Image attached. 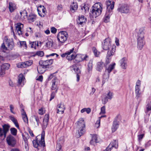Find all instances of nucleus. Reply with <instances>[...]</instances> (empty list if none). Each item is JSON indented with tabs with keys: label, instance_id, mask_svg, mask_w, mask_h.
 I'll return each instance as SVG.
<instances>
[{
	"label": "nucleus",
	"instance_id": "nucleus-56",
	"mask_svg": "<svg viewBox=\"0 0 151 151\" xmlns=\"http://www.w3.org/2000/svg\"><path fill=\"white\" fill-rule=\"evenodd\" d=\"M147 111H148L151 110V103H149L146 106Z\"/></svg>",
	"mask_w": 151,
	"mask_h": 151
},
{
	"label": "nucleus",
	"instance_id": "nucleus-13",
	"mask_svg": "<svg viewBox=\"0 0 151 151\" xmlns=\"http://www.w3.org/2000/svg\"><path fill=\"white\" fill-rule=\"evenodd\" d=\"M58 80L56 78L54 77L52 81V84L51 89L52 90H55L57 92L58 89Z\"/></svg>",
	"mask_w": 151,
	"mask_h": 151
},
{
	"label": "nucleus",
	"instance_id": "nucleus-45",
	"mask_svg": "<svg viewBox=\"0 0 151 151\" xmlns=\"http://www.w3.org/2000/svg\"><path fill=\"white\" fill-rule=\"evenodd\" d=\"M0 50H2V51L4 52L5 50H8V49L5 45V42L3 43L1 47Z\"/></svg>",
	"mask_w": 151,
	"mask_h": 151
},
{
	"label": "nucleus",
	"instance_id": "nucleus-8",
	"mask_svg": "<svg viewBox=\"0 0 151 151\" xmlns=\"http://www.w3.org/2000/svg\"><path fill=\"white\" fill-rule=\"evenodd\" d=\"M113 96V93L112 92L109 91L107 93L104 95L102 97L101 101L102 103L105 104L108 101V100H111Z\"/></svg>",
	"mask_w": 151,
	"mask_h": 151
},
{
	"label": "nucleus",
	"instance_id": "nucleus-41",
	"mask_svg": "<svg viewBox=\"0 0 151 151\" xmlns=\"http://www.w3.org/2000/svg\"><path fill=\"white\" fill-rule=\"evenodd\" d=\"M20 13L21 17L23 16L24 18L27 17V13L26 10H24L22 12H20Z\"/></svg>",
	"mask_w": 151,
	"mask_h": 151
},
{
	"label": "nucleus",
	"instance_id": "nucleus-40",
	"mask_svg": "<svg viewBox=\"0 0 151 151\" xmlns=\"http://www.w3.org/2000/svg\"><path fill=\"white\" fill-rule=\"evenodd\" d=\"M29 44L31 47L34 48L35 49H36L37 46L38 47V42L37 41L30 42Z\"/></svg>",
	"mask_w": 151,
	"mask_h": 151
},
{
	"label": "nucleus",
	"instance_id": "nucleus-12",
	"mask_svg": "<svg viewBox=\"0 0 151 151\" xmlns=\"http://www.w3.org/2000/svg\"><path fill=\"white\" fill-rule=\"evenodd\" d=\"M53 61V59H50L45 60H41L39 62V64L47 68H48L49 66L52 63Z\"/></svg>",
	"mask_w": 151,
	"mask_h": 151
},
{
	"label": "nucleus",
	"instance_id": "nucleus-27",
	"mask_svg": "<svg viewBox=\"0 0 151 151\" xmlns=\"http://www.w3.org/2000/svg\"><path fill=\"white\" fill-rule=\"evenodd\" d=\"M9 119L13 122L15 126L18 128H19V126L18 124L17 121L13 116L10 115L9 116Z\"/></svg>",
	"mask_w": 151,
	"mask_h": 151
},
{
	"label": "nucleus",
	"instance_id": "nucleus-61",
	"mask_svg": "<svg viewBox=\"0 0 151 151\" xmlns=\"http://www.w3.org/2000/svg\"><path fill=\"white\" fill-rule=\"evenodd\" d=\"M6 58L1 56H0V63H4L5 60Z\"/></svg>",
	"mask_w": 151,
	"mask_h": 151
},
{
	"label": "nucleus",
	"instance_id": "nucleus-36",
	"mask_svg": "<svg viewBox=\"0 0 151 151\" xmlns=\"http://www.w3.org/2000/svg\"><path fill=\"white\" fill-rule=\"evenodd\" d=\"M114 147L115 148H117L118 147V144L116 140L111 142L109 145V147Z\"/></svg>",
	"mask_w": 151,
	"mask_h": 151
},
{
	"label": "nucleus",
	"instance_id": "nucleus-25",
	"mask_svg": "<svg viewBox=\"0 0 151 151\" xmlns=\"http://www.w3.org/2000/svg\"><path fill=\"white\" fill-rule=\"evenodd\" d=\"M70 69L71 70H74L76 74L81 73V71L77 67L76 64H74L70 67Z\"/></svg>",
	"mask_w": 151,
	"mask_h": 151
},
{
	"label": "nucleus",
	"instance_id": "nucleus-17",
	"mask_svg": "<svg viewBox=\"0 0 151 151\" xmlns=\"http://www.w3.org/2000/svg\"><path fill=\"white\" fill-rule=\"evenodd\" d=\"M39 15L41 17H44L46 14V9L44 6H40L39 8L37 9Z\"/></svg>",
	"mask_w": 151,
	"mask_h": 151
},
{
	"label": "nucleus",
	"instance_id": "nucleus-39",
	"mask_svg": "<svg viewBox=\"0 0 151 151\" xmlns=\"http://www.w3.org/2000/svg\"><path fill=\"white\" fill-rule=\"evenodd\" d=\"M81 7L82 10L83 12H84L85 13H86L88 12L89 9L87 5L84 4V6H82Z\"/></svg>",
	"mask_w": 151,
	"mask_h": 151
},
{
	"label": "nucleus",
	"instance_id": "nucleus-31",
	"mask_svg": "<svg viewBox=\"0 0 151 151\" xmlns=\"http://www.w3.org/2000/svg\"><path fill=\"white\" fill-rule=\"evenodd\" d=\"M144 33L142 29H140L138 33L137 40L144 39Z\"/></svg>",
	"mask_w": 151,
	"mask_h": 151
},
{
	"label": "nucleus",
	"instance_id": "nucleus-3",
	"mask_svg": "<svg viewBox=\"0 0 151 151\" xmlns=\"http://www.w3.org/2000/svg\"><path fill=\"white\" fill-rule=\"evenodd\" d=\"M102 10V5L100 2H97L93 6L90 14L93 17L99 16Z\"/></svg>",
	"mask_w": 151,
	"mask_h": 151
},
{
	"label": "nucleus",
	"instance_id": "nucleus-59",
	"mask_svg": "<svg viewBox=\"0 0 151 151\" xmlns=\"http://www.w3.org/2000/svg\"><path fill=\"white\" fill-rule=\"evenodd\" d=\"M50 31L52 33L55 34L56 32L57 29L55 27H53L51 28Z\"/></svg>",
	"mask_w": 151,
	"mask_h": 151
},
{
	"label": "nucleus",
	"instance_id": "nucleus-60",
	"mask_svg": "<svg viewBox=\"0 0 151 151\" xmlns=\"http://www.w3.org/2000/svg\"><path fill=\"white\" fill-rule=\"evenodd\" d=\"M105 113V106H104L101 108V111L100 114H104Z\"/></svg>",
	"mask_w": 151,
	"mask_h": 151
},
{
	"label": "nucleus",
	"instance_id": "nucleus-18",
	"mask_svg": "<svg viewBox=\"0 0 151 151\" xmlns=\"http://www.w3.org/2000/svg\"><path fill=\"white\" fill-rule=\"evenodd\" d=\"M32 64V60H29L22 62L17 66L18 68H27L31 65Z\"/></svg>",
	"mask_w": 151,
	"mask_h": 151
},
{
	"label": "nucleus",
	"instance_id": "nucleus-19",
	"mask_svg": "<svg viewBox=\"0 0 151 151\" xmlns=\"http://www.w3.org/2000/svg\"><path fill=\"white\" fill-rule=\"evenodd\" d=\"M127 58H123L119 61V63L121 68L123 69H126L127 65Z\"/></svg>",
	"mask_w": 151,
	"mask_h": 151
},
{
	"label": "nucleus",
	"instance_id": "nucleus-54",
	"mask_svg": "<svg viewBox=\"0 0 151 151\" xmlns=\"http://www.w3.org/2000/svg\"><path fill=\"white\" fill-rule=\"evenodd\" d=\"M34 118L35 119L37 123V126L39 125V124L40 123V119L39 117L38 116H34Z\"/></svg>",
	"mask_w": 151,
	"mask_h": 151
},
{
	"label": "nucleus",
	"instance_id": "nucleus-30",
	"mask_svg": "<svg viewBox=\"0 0 151 151\" xmlns=\"http://www.w3.org/2000/svg\"><path fill=\"white\" fill-rule=\"evenodd\" d=\"M86 19L84 18V16H81V17L79 18L78 23L79 24L82 25L83 23H85L86 21Z\"/></svg>",
	"mask_w": 151,
	"mask_h": 151
},
{
	"label": "nucleus",
	"instance_id": "nucleus-63",
	"mask_svg": "<svg viewBox=\"0 0 151 151\" xmlns=\"http://www.w3.org/2000/svg\"><path fill=\"white\" fill-rule=\"evenodd\" d=\"M55 55H56V57H57L59 55L56 54V53H52V54H50L49 55H46V57H50V56H53Z\"/></svg>",
	"mask_w": 151,
	"mask_h": 151
},
{
	"label": "nucleus",
	"instance_id": "nucleus-22",
	"mask_svg": "<svg viewBox=\"0 0 151 151\" xmlns=\"http://www.w3.org/2000/svg\"><path fill=\"white\" fill-rule=\"evenodd\" d=\"M119 123L116 119L114 121L113 125L112 127V131L114 132H115L118 129L119 126Z\"/></svg>",
	"mask_w": 151,
	"mask_h": 151
},
{
	"label": "nucleus",
	"instance_id": "nucleus-43",
	"mask_svg": "<svg viewBox=\"0 0 151 151\" xmlns=\"http://www.w3.org/2000/svg\"><path fill=\"white\" fill-rule=\"evenodd\" d=\"M49 118V115L48 114H45L44 117L43 119V123H47L48 121Z\"/></svg>",
	"mask_w": 151,
	"mask_h": 151
},
{
	"label": "nucleus",
	"instance_id": "nucleus-29",
	"mask_svg": "<svg viewBox=\"0 0 151 151\" xmlns=\"http://www.w3.org/2000/svg\"><path fill=\"white\" fill-rule=\"evenodd\" d=\"M115 65V63H114L109 65L108 68H106L105 71V72L106 73L107 72L108 73V75H109V73L114 68V66Z\"/></svg>",
	"mask_w": 151,
	"mask_h": 151
},
{
	"label": "nucleus",
	"instance_id": "nucleus-7",
	"mask_svg": "<svg viewBox=\"0 0 151 151\" xmlns=\"http://www.w3.org/2000/svg\"><path fill=\"white\" fill-rule=\"evenodd\" d=\"M68 35L65 31H61L59 32L57 35L58 39L61 43H63L67 40Z\"/></svg>",
	"mask_w": 151,
	"mask_h": 151
},
{
	"label": "nucleus",
	"instance_id": "nucleus-23",
	"mask_svg": "<svg viewBox=\"0 0 151 151\" xmlns=\"http://www.w3.org/2000/svg\"><path fill=\"white\" fill-rule=\"evenodd\" d=\"M105 64L102 62H99L97 63L96 69L99 71H101L105 66Z\"/></svg>",
	"mask_w": 151,
	"mask_h": 151
},
{
	"label": "nucleus",
	"instance_id": "nucleus-21",
	"mask_svg": "<svg viewBox=\"0 0 151 151\" xmlns=\"http://www.w3.org/2000/svg\"><path fill=\"white\" fill-rule=\"evenodd\" d=\"M135 93L136 99H138L141 97L142 93L140 91V88H138L137 87L135 88Z\"/></svg>",
	"mask_w": 151,
	"mask_h": 151
},
{
	"label": "nucleus",
	"instance_id": "nucleus-50",
	"mask_svg": "<svg viewBox=\"0 0 151 151\" xmlns=\"http://www.w3.org/2000/svg\"><path fill=\"white\" fill-rule=\"evenodd\" d=\"M36 55L38 56L42 57L44 55V53L42 51H39L36 52Z\"/></svg>",
	"mask_w": 151,
	"mask_h": 151
},
{
	"label": "nucleus",
	"instance_id": "nucleus-49",
	"mask_svg": "<svg viewBox=\"0 0 151 151\" xmlns=\"http://www.w3.org/2000/svg\"><path fill=\"white\" fill-rule=\"evenodd\" d=\"M92 139L95 142L97 143L98 142L97 139L98 137L96 134H94L92 135Z\"/></svg>",
	"mask_w": 151,
	"mask_h": 151
},
{
	"label": "nucleus",
	"instance_id": "nucleus-64",
	"mask_svg": "<svg viewBox=\"0 0 151 151\" xmlns=\"http://www.w3.org/2000/svg\"><path fill=\"white\" fill-rule=\"evenodd\" d=\"M5 74V70L1 68L0 71V76L4 75Z\"/></svg>",
	"mask_w": 151,
	"mask_h": 151
},
{
	"label": "nucleus",
	"instance_id": "nucleus-28",
	"mask_svg": "<svg viewBox=\"0 0 151 151\" xmlns=\"http://www.w3.org/2000/svg\"><path fill=\"white\" fill-rule=\"evenodd\" d=\"M46 68L44 67L42 65H39L37 67V70L39 74H42L45 72V69Z\"/></svg>",
	"mask_w": 151,
	"mask_h": 151
},
{
	"label": "nucleus",
	"instance_id": "nucleus-47",
	"mask_svg": "<svg viewBox=\"0 0 151 151\" xmlns=\"http://www.w3.org/2000/svg\"><path fill=\"white\" fill-rule=\"evenodd\" d=\"M53 45L52 41H48L46 43V46L47 47H52Z\"/></svg>",
	"mask_w": 151,
	"mask_h": 151
},
{
	"label": "nucleus",
	"instance_id": "nucleus-34",
	"mask_svg": "<svg viewBox=\"0 0 151 151\" xmlns=\"http://www.w3.org/2000/svg\"><path fill=\"white\" fill-rule=\"evenodd\" d=\"M27 18L29 21L33 22L36 19V15L34 14H30L29 15Z\"/></svg>",
	"mask_w": 151,
	"mask_h": 151
},
{
	"label": "nucleus",
	"instance_id": "nucleus-2",
	"mask_svg": "<svg viewBox=\"0 0 151 151\" xmlns=\"http://www.w3.org/2000/svg\"><path fill=\"white\" fill-rule=\"evenodd\" d=\"M111 40L109 38H106L104 40V42L102 43V48L105 50H109L107 54V56L110 57L113 55L115 51L116 46L113 45L110 47L111 45Z\"/></svg>",
	"mask_w": 151,
	"mask_h": 151
},
{
	"label": "nucleus",
	"instance_id": "nucleus-58",
	"mask_svg": "<svg viewBox=\"0 0 151 151\" xmlns=\"http://www.w3.org/2000/svg\"><path fill=\"white\" fill-rule=\"evenodd\" d=\"M141 81L139 80H138L136 82L135 87L140 88Z\"/></svg>",
	"mask_w": 151,
	"mask_h": 151
},
{
	"label": "nucleus",
	"instance_id": "nucleus-35",
	"mask_svg": "<svg viewBox=\"0 0 151 151\" xmlns=\"http://www.w3.org/2000/svg\"><path fill=\"white\" fill-rule=\"evenodd\" d=\"M92 61L91 60H89L88 66V71L89 73H91L92 72Z\"/></svg>",
	"mask_w": 151,
	"mask_h": 151
},
{
	"label": "nucleus",
	"instance_id": "nucleus-6",
	"mask_svg": "<svg viewBox=\"0 0 151 151\" xmlns=\"http://www.w3.org/2000/svg\"><path fill=\"white\" fill-rule=\"evenodd\" d=\"M73 58H72L73 62L75 63H77L83 60L86 61L88 60L89 57L87 55H84L81 54H77L76 56L72 54Z\"/></svg>",
	"mask_w": 151,
	"mask_h": 151
},
{
	"label": "nucleus",
	"instance_id": "nucleus-32",
	"mask_svg": "<svg viewBox=\"0 0 151 151\" xmlns=\"http://www.w3.org/2000/svg\"><path fill=\"white\" fill-rule=\"evenodd\" d=\"M9 8L10 12H14L16 9L15 4L12 3H9Z\"/></svg>",
	"mask_w": 151,
	"mask_h": 151
},
{
	"label": "nucleus",
	"instance_id": "nucleus-51",
	"mask_svg": "<svg viewBox=\"0 0 151 151\" xmlns=\"http://www.w3.org/2000/svg\"><path fill=\"white\" fill-rule=\"evenodd\" d=\"M20 44L21 47H25L27 48V45L26 42L25 41H21L20 42Z\"/></svg>",
	"mask_w": 151,
	"mask_h": 151
},
{
	"label": "nucleus",
	"instance_id": "nucleus-57",
	"mask_svg": "<svg viewBox=\"0 0 151 151\" xmlns=\"http://www.w3.org/2000/svg\"><path fill=\"white\" fill-rule=\"evenodd\" d=\"M22 118L24 122H25V123H27L28 122V119L27 118V115H24L23 116H22Z\"/></svg>",
	"mask_w": 151,
	"mask_h": 151
},
{
	"label": "nucleus",
	"instance_id": "nucleus-5",
	"mask_svg": "<svg viewBox=\"0 0 151 151\" xmlns=\"http://www.w3.org/2000/svg\"><path fill=\"white\" fill-rule=\"evenodd\" d=\"M77 128L79 137L83 134L85 132V122L83 118H80L77 123Z\"/></svg>",
	"mask_w": 151,
	"mask_h": 151
},
{
	"label": "nucleus",
	"instance_id": "nucleus-26",
	"mask_svg": "<svg viewBox=\"0 0 151 151\" xmlns=\"http://www.w3.org/2000/svg\"><path fill=\"white\" fill-rule=\"evenodd\" d=\"M78 8V5L76 3L73 2L70 5V10L72 12H74Z\"/></svg>",
	"mask_w": 151,
	"mask_h": 151
},
{
	"label": "nucleus",
	"instance_id": "nucleus-16",
	"mask_svg": "<svg viewBox=\"0 0 151 151\" xmlns=\"http://www.w3.org/2000/svg\"><path fill=\"white\" fill-rule=\"evenodd\" d=\"M16 28L18 34L20 35L22 34V29L23 27V24L19 23L16 24Z\"/></svg>",
	"mask_w": 151,
	"mask_h": 151
},
{
	"label": "nucleus",
	"instance_id": "nucleus-15",
	"mask_svg": "<svg viewBox=\"0 0 151 151\" xmlns=\"http://www.w3.org/2000/svg\"><path fill=\"white\" fill-rule=\"evenodd\" d=\"M65 109V106L64 104L60 103L58 104L57 106L56 107L57 113L58 114L59 112H61L62 114H63L64 113Z\"/></svg>",
	"mask_w": 151,
	"mask_h": 151
},
{
	"label": "nucleus",
	"instance_id": "nucleus-62",
	"mask_svg": "<svg viewBox=\"0 0 151 151\" xmlns=\"http://www.w3.org/2000/svg\"><path fill=\"white\" fill-rule=\"evenodd\" d=\"M27 31L31 35L33 33V31L31 27H28L27 29Z\"/></svg>",
	"mask_w": 151,
	"mask_h": 151
},
{
	"label": "nucleus",
	"instance_id": "nucleus-42",
	"mask_svg": "<svg viewBox=\"0 0 151 151\" xmlns=\"http://www.w3.org/2000/svg\"><path fill=\"white\" fill-rule=\"evenodd\" d=\"M11 134L14 136H16L17 134V130L14 128H11L10 129Z\"/></svg>",
	"mask_w": 151,
	"mask_h": 151
},
{
	"label": "nucleus",
	"instance_id": "nucleus-20",
	"mask_svg": "<svg viewBox=\"0 0 151 151\" xmlns=\"http://www.w3.org/2000/svg\"><path fill=\"white\" fill-rule=\"evenodd\" d=\"M25 78L22 74H20L18 76V85L21 86L24 85V80Z\"/></svg>",
	"mask_w": 151,
	"mask_h": 151
},
{
	"label": "nucleus",
	"instance_id": "nucleus-24",
	"mask_svg": "<svg viewBox=\"0 0 151 151\" xmlns=\"http://www.w3.org/2000/svg\"><path fill=\"white\" fill-rule=\"evenodd\" d=\"M145 44L144 39L137 40V47L139 49H142Z\"/></svg>",
	"mask_w": 151,
	"mask_h": 151
},
{
	"label": "nucleus",
	"instance_id": "nucleus-33",
	"mask_svg": "<svg viewBox=\"0 0 151 151\" xmlns=\"http://www.w3.org/2000/svg\"><path fill=\"white\" fill-rule=\"evenodd\" d=\"M10 126L8 124H4L2 126V127L4 131V132L5 134H6L7 132L9 131V129L10 128Z\"/></svg>",
	"mask_w": 151,
	"mask_h": 151
},
{
	"label": "nucleus",
	"instance_id": "nucleus-53",
	"mask_svg": "<svg viewBox=\"0 0 151 151\" xmlns=\"http://www.w3.org/2000/svg\"><path fill=\"white\" fill-rule=\"evenodd\" d=\"M100 119H99L98 120L96 121L95 125V128H98L100 126Z\"/></svg>",
	"mask_w": 151,
	"mask_h": 151
},
{
	"label": "nucleus",
	"instance_id": "nucleus-4",
	"mask_svg": "<svg viewBox=\"0 0 151 151\" xmlns=\"http://www.w3.org/2000/svg\"><path fill=\"white\" fill-rule=\"evenodd\" d=\"M44 136L45 132L43 131L41 136L39 135L37 136L36 140L33 141V146L35 148H37L39 146H45Z\"/></svg>",
	"mask_w": 151,
	"mask_h": 151
},
{
	"label": "nucleus",
	"instance_id": "nucleus-37",
	"mask_svg": "<svg viewBox=\"0 0 151 151\" xmlns=\"http://www.w3.org/2000/svg\"><path fill=\"white\" fill-rule=\"evenodd\" d=\"M10 67V65L8 63L3 64L1 66V69H3L5 70H8Z\"/></svg>",
	"mask_w": 151,
	"mask_h": 151
},
{
	"label": "nucleus",
	"instance_id": "nucleus-11",
	"mask_svg": "<svg viewBox=\"0 0 151 151\" xmlns=\"http://www.w3.org/2000/svg\"><path fill=\"white\" fill-rule=\"evenodd\" d=\"M74 50V48H73L65 53L61 54V56L62 58H64L66 57L67 59L69 61H71L72 60V58L73 57V56L72 55H70V54L73 52Z\"/></svg>",
	"mask_w": 151,
	"mask_h": 151
},
{
	"label": "nucleus",
	"instance_id": "nucleus-38",
	"mask_svg": "<svg viewBox=\"0 0 151 151\" xmlns=\"http://www.w3.org/2000/svg\"><path fill=\"white\" fill-rule=\"evenodd\" d=\"M92 50L94 53V55L96 57H98L99 56L100 54V52L97 50L95 47H93L92 48Z\"/></svg>",
	"mask_w": 151,
	"mask_h": 151
},
{
	"label": "nucleus",
	"instance_id": "nucleus-46",
	"mask_svg": "<svg viewBox=\"0 0 151 151\" xmlns=\"http://www.w3.org/2000/svg\"><path fill=\"white\" fill-rule=\"evenodd\" d=\"M6 134L4 133V131L2 128H0V137L4 136V138L6 137Z\"/></svg>",
	"mask_w": 151,
	"mask_h": 151
},
{
	"label": "nucleus",
	"instance_id": "nucleus-44",
	"mask_svg": "<svg viewBox=\"0 0 151 151\" xmlns=\"http://www.w3.org/2000/svg\"><path fill=\"white\" fill-rule=\"evenodd\" d=\"M49 118V115L48 114H45L44 117L43 119V123H47L48 121Z\"/></svg>",
	"mask_w": 151,
	"mask_h": 151
},
{
	"label": "nucleus",
	"instance_id": "nucleus-52",
	"mask_svg": "<svg viewBox=\"0 0 151 151\" xmlns=\"http://www.w3.org/2000/svg\"><path fill=\"white\" fill-rule=\"evenodd\" d=\"M56 92H56V91H53L52 92L50 96V101H51L54 98Z\"/></svg>",
	"mask_w": 151,
	"mask_h": 151
},
{
	"label": "nucleus",
	"instance_id": "nucleus-10",
	"mask_svg": "<svg viewBox=\"0 0 151 151\" xmlns=\"http://www.w3.org/2000/svg\"><path fill=\"white\" fill-rule=\"evenodd\" d=\"M6 140L8 145L12 147H14L16 144V141L15 138L11 135L6 137Z\"/></svg>",
	"mask_w": 151,
	"mask_h": 151
},
{
	"label": "nucleus",
	"instance_id": "nucleus-55",
	"mask_svg": "<svg viewBox=\"0 0 151 151\" xmlns=\"http://www.w3.org/2000/svg\"><path fill=\"white\" fill-rule=\"evenodd\" d=\"M9 107L10 109V111L11 112L14 114H15L16 113L15 112L13 111V110L14 109V106L12 104H10L9 106Z\"/></svg>",
	"mask_w": 151,
	"mask_h": 151
},
{
	"label": "nucleus",
	"instance_id": "nucleus-1",
	"mask_svg": "<svg viewBox=\"0 0 151 151\" xmlns=\"http://www.w3.org/2000/svg\"><path fill=\"white\" fill-rule=\"evenodd\" d=\"M105 3L106 6V11L103 20L104 22L107 23L109 22L110 17L112 14L114 2L113 0H106Z\"/></svg>",
	"mask_w": 151,
	"mask_h": 151
},
{
	"label": "nucleus",
	"instance_id": "nucleus-9",
	"mask_svg": "<svg viewBox=\"0 0 151 151\" xmlns=\"http://www.w3.org/2000/svg\"><path fill=\"white\" fill-rule=\"evenodd\" d=\"M118 10L122 13H127L129 12V8L127 4H124L119 5Z\"/></svg>",
	"mask_w": 151,
	"mask_h": 151
},
{
	"label": "nucleus",
	"instance_id": "nucleus-14",
	"mask_svg": "<svg viewBox=\"0 0 151 151\" xmlns=\"http://www.w3.org/2000/svg\"><path fill=\"white\" fill-rule=\"evenodd\" d=\"M5 44L8 49V50H11L13 48L14 44L12 39H8L5 41Z\"/></svg>",
	"mask_w": 151,
	"mask_h": 151
},
{
	"label": "nucleus",
	"instance_id": "nucleus-48",
	"mask_svg": "<svg viewBox=\"0 0 151 151\" xmlns=\"http://www.w3.org/2000/svg\"><path fill=\"white\" fill-rule=\"evenodd\" d=\"M55 151H62L61 146L60 144H57Z\"/></svg>",
	"mask_w": 151,
	"mask_h": 151
}]
</instances>
